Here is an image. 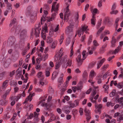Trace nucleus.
<instances>
[{
  "mask_svg": "<svg viewBox=\"0 0 123 123\" xmlns=\"http://www.w3.org/2000/svg\"><path fill=\"white\" fill-rule=\"evenodd\" d=\"M95 14H93V15L92 18L91 19V23L93 25H95Z\"/></svg>",
  "mask_w": 123,
  "mask_h": 123,
  "instance_id": "nucleus-11",
  "label": "nucleus"
},
{
  "mask_svg": "<svg viewBox=\"0 0 123 123\" xmlns=\"http://www.w3.org/2000/svg\"><path fill=\"white\" fill-rule=\"evenodd\" d=\"M79 14L78 13H77L76 14V18H75V21L76 22L77 21V22H78L79 21H78V19H79Z\"/></svg>",
  "mask_w": 123,
  "mask_h": 123,
  "instance_id": "nucleus-43",
  "label": "nucleus"
},
{
  "mask_svg": "<svg viewBox=\"0 0 123 123\" xmlns=\"http://www.w3.org/2000/svg\"><path fill=\"white\" fill-rule=\"evenodd\" d=\"M122 45H123V41L120 42H119V45L118 47V48L121 49Z\"/></svg>",
  "mask_w": 123,
  "mask_h": 123,
  "instance_id": "nucleus-47",
  "label": "nucleus"
},
{
  "mask_svg": "<svg viewBox=\"0 0 123 123\" xmlns=\"http://www.w3.org/2000/svg\"><path fill=\"white\" fill-rule=\"evenodd\" d=\"M62 51V50L61 48L60 49V51L59 52V55H58V57L60 58L62 57V54H61V51Z\"/></svg>",
  "mask_w": 123,
  "mask_h": 123,
  "instance_id": "nucleus-46",
  "label": "nucleus"
},
{
  "mask_svg": "<svg viewBox=\"0 0 123 123\" xmlns=\"http://www.w3.org/2000/svg\"><path fill=\"white\" fill-rule=\"evenodd\" d=\"M98 11V10L97 8H94L93 10L92 14H94L95 15V14L97 13V12Z\"/></svg>",
  "mask_w": 123,
  "mask_h": 123,
  "instance_id": "nucleus-48",
  "label": "nucleus"
},
{
  "mask_svg": "<svg viewBox=\"0 0 123 123\" xmlns=\"http://www.w3.org/2000/svg\"><path fill=\"white\" fill-rule=\"evenodd\" d=\"M35 91L36 92H41L43 91V90L40 88H37L36 89Z\"/></svg>",
  "mask_w": 123,
  "mask_h": 123,
  "instance_id": "nucleus-53",
  "label": "nucleus"
},
{
  "mask_svg": "<svg viewBox=\"0 0 123 123\" xmlns=\"http://www.w3.org/2000/svg\"><path fill=\"white\" fill-rule=\"evenodd\" d=\"M57 45V43L56 42L54 41L52 43V45L51 46V48L52 49H55Z\"/></svg>",
  "mask_w": 123,
  "mask_h": 123,
  "instance_id": "nucleus-30",
  "label": "nucleus"
},
{
  "mask_svg": "<svg viewBox=\"0 0 123 123\" xmlns=\"http://www.w3.org/2000/svg\"><path fill=\"white\" fill-rule=\"evenodd\" d=\"M63 76L64 75L63 74H61L60 76L58 79V82L60 83L58 86V87H60L61 86V84H62L64 82L63 79Z\"/></svg>",
  "mask_w": 123,
  "mask_h": 123,
  "instance_id": "nucleus-5",
  "label": "nucleus"
},
{
  "mask_svg": "<svg viewBox=\"0 0 123 123\" xmlns=\"http://www.w3.org/2000/svg\"><path fill=\"white\" fill-rule=\"evenodd\" d=\"M72 89L73 91L74 92H76L77 89V87L76 86H74L72 87Z\"/></svg>",
  "mask_w": 123,
  "mask_h": 123,
  "instance_id": "nucleus-55",
  "label": "nucleus"
},
{
  "mask_svg": "<svg viewBox=\"0 0 123 123\" xmlns=\"http://www.w3.org/2000/svg\"><path fill=\"white\" fill-rule=\"evenodd\" d=\"M105 50V49H104L102 48H101L100 49V52L99 53L100 54H103V53Z\"/></svg>",
  "mask_w": 123,
  "mask_h": 123,
  "instance_id": "nucleus-39",
  "label": "nucleus"
},
{
  "mask_svg": "<svg viewBox=\"0 0 123 123\" xmlns=\"http://www.w3.org/2000/svg\"><path fill=\"white\" fill-rule=\"evenodd\" d=\"M80 100L79 99H77L75 100L74 101V103L75 105V104L76 105L75 106H78L79 104Z\"/></svg>",
  "mask_w": 123,
  "mask_h": 123,
  "instance_id": "nucleus-36",
  "label": "nucleus"
},
{
  "mask_svg": "<svg viewBox=\"0 0 123 123\" xmlns=\"http://www.w3.org/2000/svg\"><path fill=\"white\" fill-rule=\"evenodd\" d=\"M31 21V23L34 22L36 20V17L35 16L31 15L30 17Z\"/></svg>",
  "mask_w": 123,
  "mask_h": 123,
  "instance_id": "nucleus-18",
  "label": "nucleus"
},
{
  "mask_svg": "<svg viewBox=\"0 0 123 123\" xmlns=\"http://www.w3.org/2000/svg\"><path fill=\"white\" fill-rule=\"evenodd\" d=\"M86 37L85 35L82 36L81 37V39H80V41L81 42H83L84 41V40L85 39Z\"/></svg>",
  "mask_w": 123,
  "mask_h": 123,
  "instance_id": "nucleus-63",
  "label": "nucleus"
},
{
  "mask_svg": "<svg viewBox=\"0 0 123 123\" xmlns=\"http://www.w3.org/2000/svg\"><path fill=\"white\" fill-rule=\"evenodd\" d=\"M50 73L49 71H46L45 72V75L47 77H48L50 75Z\"/></svg>",
  "mask_w": 123,
  "mask_h": 123,
  "instance_id": "nucleus-49",
  "label": "nucleus"
},
{
  "mask_svg": "<svg viewBox=\"0 0 123 123\" xmlns=\"http://www.w3.org/2000/svg\"><path fill=\"white\" fill-rule=\"evenodd\" d=\"M8 82V80H6L4 82H3L2 85V86L3 87H4L7 84Z\"/></svg>",
  "mask_w": 123,
  "mask_h": 123,
  "instance_id": "nucleus-37",
  "label": "nucleus"
},
{
  "mask_svg": "<svg viewBox=\"0 0 123 123\" xmlns=\"http://www.w3.org/2000/svg\"><path fill=\"white\" fill-rule=\"evenodd\" d=\"M74 24L73 23H71L68 26V27L69 28H71L73 29L74 28Z\"/></svg>",
  "mask_w": 123,
  "mask_h": 123,
  "instance_id": "nucleus-51",
  "label": "nucleus"
},
{
  "mask_svg": "<svg viewBox=\"0 0 123 123\" xmlns=\"http://www.w3.org/2000/svg\"><path fill=\"white\" fill-rule=\"evenodd\" d=\"M115 57V56L114 55H113L111 57H110L108 58L107 59V60L108 61H110L112 59L114 58Z\"/></svg>",
  "mask_w": 123,
  "mask_h": 123,
  "instance_id": "nucleus-64",
  "label": "nucleus"
},
{
  "mask_svg": "<svg viewBox=\"0 0 123 123\" xmlns=\"http://www.w3.org/2000/svg\"><path fill=\"white\" fill-rule=\"evenodd\" d=\"M76 61L78 63V65L79 66H80L82 64V62H83V60L82 59L81 60H78L77 58L76 59Z\"/></svg>",
  "mask_w": 123,
  "mask_h": 123,
  "instance_id": "nucleus-20",
  "label": "nucleus"
},
{
  "mask_svg": "<svg viewBox=\"0 0 123 123\" xmlns=\"http://www.w3.org/2000/svg\"><path fill=\"white\" fill-rule=\"evenodd\" d=\"M70 15V13L69 12L66 13L65 12V14L64 16V19L66 18L67 19H68V17Z\"/></svg>",
  "mask_w": 123,
  "mask_h": 123,
  "instance_id": "nucleus-23",
  "label": "nucleus"
},
{
  "mask_svg": "<svg viewBox=\"0 0 123 123\" xmlns=\"http://www.w3.org/2000/svg\"><path fill=\"white\" fill-rule=\"evenodd\" d=\"M96 92L97 91L95 89H94L93 90L92 92L91 93V96H92V97H94L96 94Z\"/></svg>",
  "mask_w": 123,
  "mask_h": 123,
  "instance_id": "nucleus-34",
  "label": "nucleus"
},
{
  "mask_svg": "<svg viewBox=\"0 0 123 123\" xmlns=\"http://www.w3.org/2000/svg\"><path fill=\"white\" fill-rule=\"evenodd\" d=\"M47 25L46 24H45V26H44L43 27L41 32L42 36L44 35V33H45L48 32L47 30L48 27Z\"/></svg>",
  "mask_w": 123,
  "mask_h": 123,
  "instance_id": "nucleus-4",
  "label": "nucleus"
},
{
  "mask_svg": "<svg viewBox=\"0 0 123 123\" xmlns=\"http://www.w3.org/2000/svg\"><path fill=\"white\" fill-rule=\"evenodd\" d=\"M105 28L104 26H103L101 27L98 30V31L99 32H100L101 33L102 32V31H103Z\"/></svg>",
  "mask_w": 123,
  "mask_h": 123,
  "instance_id": "nucleus-50",
  "label": "nucleus"
},
{
  "mask_svg": "<svg viewBox=\"0 0 123 123\" xmlns=\"http://www.w3.org/2000/svg\"><path fill=\"white\" fill-rule=\"evenodd\" d=\"M6 73V72L4 71L0 73V80H2Z\"/></svg>",
  "mask_w": 123,
  "mask_h": 123,
  "instance_id": "nucleus-16",
  "label": "nucleus"
},
{
  "mask_svg": "<svg viewBox=\"0 0 123 123\" xmlns=\"http://www.w3.org/2000/svg\"><path fill=\"white\" fill-rule=\"evenodd\" d=\"M42 74V73L41 72H39L37 74V76L38 78H40L41 77V75Z\"/></svg>",
  "mask_w": 123,
  "mask_h": 123,
  "instance_id": "nucleus-42",
  "label": "nucleus"
},
{
  "mask_svg": "<svg viewBox=\"0 0 123 123\" xmlns=\"http://www.w3.org/2000/svg\"><path fill=\"white\" fill-rule=\"evenodd\" d=\"M96 80H98L97 82L98 84H100L102 83V80L101 79L97 78Z\"/></svg>",
  "mask_w": 123,
  "mask_h": 123,
  "instance_id": "nucleus-54",
  "label": "nucleus"
},
{
  "mask_svg": "<svg viewBox=\"0 0 123 123\" xmlns=\"http://www.w3.org/2000/svg\"><path fill=\"white\" fill-rule=\"evenodd\" d=\"M117 41V40L114 36H113L112 38V40L111 41V46L114 47L116 46L115 43Z\"/></svg>",
  "mask_w": 123,
  "mask_h": 123,
  "instance_id": "nucleus-6",
  "label": "nucleus"
},
{
  "mask_svg": "<svg viewBox=\"0 0 123 123\" xmlns=\"http://www.w3.org/2000/svg\"><path fill=\"white\" fill-rule=\"evenodd\" d=\"M46 42L49 43H51L53 41V38L50 37H48L46 39Z\"/></svg>",
  "mask_w": 123,
  "mask_h": 123,
  "instance_id": "nucleus-15",
  "label": "nucleus"
},
{
  "mask_svg": "<svg viewBox=\"0 0 123 123\" xmlns=\"http://www.w3.org/2000/svg\"><path fill=\"white\" fill-rule=\"evenodd\" d=\"M68 104L70 105V107L73 108L75 106V104L73 103H72L71 102H68Z\"/></svg>",
  "mask_w": 123,
  "mask_h": 123,
  "instance_id": "nucleus-31",
  "label": "nucleus"
},
{
  "mask_svg": "<svg viewBox=\"0 0 123 123\" xmlns=\"http://www.w3.org/2000/svg\"><path fill=\"white\" fill-rule=\"evenodd\" d=\"M68 64L67 65L66 68H67V66L70 67L71 66L72 64V60H71L69 59L68 61Z\"/></svg>",
  "mask_w": 123,
  "mask_h": 123,
  "instance_id": "nucleus-27",
  "label": "nucleus"
},
{
  "mask_svg": "<svg viewBox=\"0 0 123 123\" xmlns=\"http://www.w3.org/2000/svg\"><path fill=\"white\" fill-rule=\"evenodd\" d=\"M88 27V26H86V25L84 26L82 25L80 29L81 31L82 32H83L84 31L87 30Z\"/></svg>",
  "mask_w": 123,
  "mask_h": 123,
  "instance_id": "nucleus-12",
  "label": "nucleus"
},
{
  "mask_svg": "<svg viewBox=\"0 0 123 123\" xmlns=\"http://www.w3.org/2000/svg\"><path fill=\"white\" fill-rule=\"evenodd\" d=\"M118 12V11L117 10H111V11L110 12V13L111 14H114L116 15Z\"/></svg>",
  "mask_w": 123,
  "mask_h": 123,
  "instance_id": "nucleus-21",
  "label": "nucleus"
},
{
  "mask_svg": "<svg viewBox=\"0 0 123 123\" xmlns=\"http://www.w3.org/2000/svg\"><path fill=\"white\" fill-rule=\"evenodd\" d=\"M89 7V5L88 4H87L85 6V10L86 11L87 10Z\"/></svg>",
  "mask_w": 123,
  "mask_h": 123,
  "instance_id": "nucleus-60",
  "label": "nucleus"
},
{
  "mask_svg": "<svg viewBox=\"0 0 123 123\" xmlns=\"http://www.w3.org/2000/svg\"><path fill=\"white\" fill-rule=\"evenodd\" d=\"M116 92V90L115 89H114L110 93V96L112 97L115 95V93Z\"/></svg>",
  "mask_w": 123,
  "mask_h": 123,
  "instance_id": "nucleus-19",
  "label": "nucleus"
},
{
  "mask_svg": "<svg viewBox=\"0 0 123 123\" xmlns=\"http://www.w3.org/2000/svg\"><path fill=\"white\" fill-rule=\"evenodd\" d=\"M37 27V28L35 29V31L34 32V35L36 36V37L39 36L38 35L40 33V30H41V28L39 29L40 27V24H39L38 25L37 24L36 25V26Z\"/></svg>",
  "mask_w": 123,
  "mask_h": 123,
  "instance_id": "nucleus-3",
  "label": "nucleus"
},
{
  "mask_svg": "<svg viewBox=\"0 0 123 123\" xmlns=\"http://www.w3.org/2000/svg\"><path fill=\"white\" fill-rule=\"evenodd\" d=\"M20 68H18L16 70V72L18 71V73H17L16 76V78L17 79H18L19 78L21 75L22 74V71L21 70L18 71L19 69Z\"/></svg>",
  "mask_w": 123,
  "mask_h": 123,
  "instance_id": "nucleus-8",
  "label": "nucleus"
},
{
  "mask_svg": "<svg viewBox=\"0 0 123 123\" xmlns=\"http://www.w3.org/2000/svg\"><path fill=\"white\" fill-rule=\"evenodd\" d=\"M84 111L86 113L85 115L86 117V119L87 122H88L91 119L90 111L89 109L85 108L84 110Z\"/></svg>",
  "mask_w": 123,
  "mask_h": 123,
  "instance_id": "nucleus-2",
  "label": "nucleus"
},
{
  "mask_svg": "<svg viewBox=\"0 0 123 123\" xmlns=\"http://www.w3.org/2000/svg\"><path fill=\"white\" fill-rule=\"evenodd\" d=\"M117 4L116 3H114L113 5H112L111 8V10H114L115 9L116 7Z\"/></svg>",
  "mask_w": 123,
  "mask_h": 123,
  "instance_id": "nucleus-29",
  "label": "nucleus"
},
{
  "mask_svg": "<svg viewBox=\"0 0 123 123\" xmlns=\"http://www.w3.org/2000/svg\"><path fill=\"white\" fill-rule=\"evenodd\" d=\"M94 71H91L90 73V75L92 77H93L94 76Z\"/></svg>",
  "mask_w": 123,
  "mask_h": 123,
  "instance_id": "nucleus-52",
  "label": "nucleus"
},
{
  "mask_svg": "<svg viewBox=\"0 0 123 123\" xmlns=\"http://www.w3.org/2000/svg\"><path fill=\"white\" fill-rule=\"evenodd\" d=\"M83 79V80H86L88 77V74L86 70L84 71L82 75Z\"/></svg>",
  "mask_w": 123,
  "mask_h": 123,
  "instance_id": "nucleus-9",
  "label": "nucleus"
},
{
  "mask_svg": "<svg viewBox=\"0 0 123 123\" xmlns=\"http://www.w3.org/2000/svg\"><path fill=\"white\" fill-rule=\"evenodd\" d=\"M27 30L24 29L21 31L20 32V37L21 39H24L27 36Z\"/></svg>",
  "mask_w": 123,
  "mask_h": 123,
  "instance_id": "nucleus-1",
  "label": "nucleus"
},
{
  "mask_svg": "<svg viewBox=\"0 0 123 123\" xmlns=\"http://www.w3.org/2000/svg\"><path fill=\"white\" fill-rule=\"evenodd\" d=\"M83 109L81 108L80 109L79 112L80 113V115L81 116L83 114Z\"/></svg>",
  "mask_w": 123,
  "mask_h": 123,
  "instance_id": "nucleus-45",
  "label": "nucleus"
},
{
  "mask_svg": "<svg viewBox=\"0 0 123 123\" xmlns=\"http://www.w3.org/2000/svg\"><path fill=\"white\" fill-rule=\"evenodd\" d=\"M70 39L69 38H67L66 41V44L67 45H68L70 43Z\"/></svg>",
  "mask_w": 123,
  "mask_h": 123,
  "instance_id": "nucleus-41",
  "label": "nucleus"
},
{
  "mask_svg": "<svg viewBox=\"0 0 123 123\" xmlns=\"http://www.w3.org/2000/svg\"><path fill=\"white\" fill-rule=\"evenodd\" d=\"M109 66V65L108 64L106 65H104L101 68V69H104L105 68H107Z\"/></svg>",
  "mask_w": 123,
  "mask_h": 123,
  "instance_id": "nucleus-61",
  "label": "nucleus"
},
{
  "mask_svg": "<svg viewBox=\"0 0 123 123\" xmlns=\"http://www.w3.org/2000/svg\"><path fill=\"white\" fill-rule=\"evenodd\" d=\"M72 113L73 114L74 116V117L76 115L78 112V110L75 109H74L72 111Z\"/></svg>",
  "mask_w": 123,
  "mask_h": 123,
  "instance_id": "nucleus-22",
  "label": "nucleus"
},
{
  "mask_svg": "<svg viewBox=\"0 0 123 123\" xmlns=\"http://www.w3.org/2000/svg\"><path fill=\"white\" fill-rule=\"evenodd\" d=\"M19 95H20L21 97L22 96L23 97H25V91H24L21 94H19Z\"/></svg>",
  "mask_w": 123,
  "mask_h": 123,
  "instance_id": "nucleus-62",
  "label": "nucleus"
},
{
  "mask_svg": "<svg viewBox=\"0 0 123 123\" xmlns=\"http://www.w3.org/2000/svg\"><path fill=\"white\" fill-rule=\"evenodd\" d=\"M81 31L80 30H79L77 31L76 33L77 34L79 37H80L81 34Z\"/></svg>",
  "mask_w": 123,
  "mask_h": 123,
  "instance_id": "nucleus-32",
  "label": "nucleus"
},
{
  "mask_svg": "<svg viewBox=\"0 0 123 123\" xmlns=\"http://www.w3.org/2000/svg\"><path fill=\"white\" fill-rule=\"evenodd\" d=\"M50 119L51 121H54L55 120V117L54 114H52V115L51 117H50Z\"/></svg>",
  "mask_w": 123,
  "mask_h": 123,
  "instance_id": "nucleus-35",
  "label": "nucleus"
},
{
  "mask_svg": "<svg viewBox=\"0 0 123 123\" xmlns=\"http://www.w3.org/2000/svg\"><path fill=\"white\" fill-rule=\"evenodd\" d=\"M58 74V72L55 71L53 73L52 76L51 78V79L52 80H53L57 76Z\"/></svg>",
  "mask_w": 123,
  "mask_h": 123,
  "instance_id": "nucleus-14",
  "label": "nucleus"
},
{
  "mask_svg": "<svg viewBox=\"0 0 123 123\" xmlns=\"http://www.w3.org/2000/svg\"><path fill=\"white\" fill-rule=\"evenodd\" d=\"M16 19L15 18H14L11 21V22L10 24L9 25V26L10 27L11 26H12V24H14L16 22Z\"/></svg>",
  "mask_w": 123,
  "mask_h": 123,
  "instance_id": "nucleus-26",
  "label": "nucleus"
},
{
  "mask_svg": "<svg viewBox=\"0 0 123 123\" xmlns=\"http://www.w3.org/2000/svg\"><path fill=\"white\" fill-rule=\"evenodd\" d=\"M92 35H90L89 37L88 40V44H90L92 42Z\"/></svg>",
  "mask_w": 123,
  "mask_h": 123,
  "instance_id": "nucleus-25",
  "label": "nucleus"
},
{
  "mask_svg": "<svg viewBox=\"0 0 123 123\" xmlns=\"http://www.w3.org/2000/svg\"><path fill=\"white\" fill-rule=\"evenodd\" d=\"M105 86H106V87L105 88V91H106L107 90H108L109 88V86L108 85L107 86L106 85L104 84L103 86V88H104Z\"/></svg>",
  "mask_w": 123,
  "mask_h": 123,
  "instance_id": "nucleus-40",
  "label": "nucleus"
},
{
  "mask_svg": "<svg viewBox=\"0 0 123 123\" xmlns=\"http://www.w3.org/2000/svg\"><path fill=\"white\" fill-rule=\"evenodd\" d=\"M12 5L11 3L7 5L6 8L7 10H8L9 12H11L12 10Z\"/></svg>",
  "mask_w": 123,
  "mask_h": 123,
  "instance_id": "nucleus-17",
  "label": "nucleus"
},
{
  "mask_svg": "<svg viewBox=\"0 0 123 123\" xmlns=\"http://www.w3.org/2000/svg\"><path fill=\"white\" fill-rule=\"evenodd\" d=\"M52 15L51 17L50 18H49L48 20L47 19V22H50V21H52L53 20H54V18L55 17V16L58 14L57 12H55Z\"/></svg>",
  "mask_w": 123,
  "mask_h": 123,
  "instance_id": "nucleus-7",
  "label": "nucleus"
},
{
  "mask_svg": "<svg viewBox=\"0 0 123 123\" xmlns=\"http://www.w3.org/2000/svg\"><path fill=\"white\" fill-rule=\"evenodd\" d=\"M117 87L119 89H121L123 87V85L121 82L118 83L117 85Z\"/></svg>",
  "mask_w": 123,
  "mask_h": 123,
  "instance_id": "nucleus-24",
  "label": "nucleus"
},
{
  "mask_svg": "<svg viewBox=\"0 0 123 123\" xmlns=\"http://www.w3.org/2000/svg\"><path fill=\"white\" fill-rule=\"evenodd\" d=\"M44 7L45 9L47 10L49 9V5L47 4L44 5Z\"/></svg>",
  "mask_w": 123,
  "mask_h": 123,
  "instance_id": "nucleus-59",
  "label": "nucleus"
},
{
  "mask_svg": "<svg viewBox=\"0 0 123 123\" xmlns=\"http://www.w3.org/2000/svg\"><path fill=\"white\" fill-rule=\"evenodd\" d=\"M120 49V48H118V47L117 49H116L113 51H109V53L111 54H116L119 51Z\"/></svg>",
  "mask_w": 123,
  "mask_h": 123,
  "instance_id": "nucleus-10",
  "label": "nucleus"
},
{
  "mask_svg": "<svg viewBox=\"0 0 123 123\" xmlns=\"http://www.w3.org/2000/svg\"><path fill=\"white\" fill-rule=\"evenodd\" d=\"M86 51L84 50L82 52V55H83V60H84L86 58Z\"/></svg>",
  "mask_w": 123,
  "mask_h": 123,
  "instance_id": "nucleus-33",
  "label": "nucleus"
},
{
  "mask_svg": "<svg viewBox=\"0 0 123 123\" xmlns=\"http://www.w3.org/2000/svg\"><path fill=\"white\" fill-rule=\"evenodd\" d=\"M15 70H13L12 72H10V76L11 77H12L14 75L15 73Z\"/></svg>",
  "mask_w": 123,
  "mask_h": 123,
  "instance_id": "nucleus-44",
  "label": "nucleus"
},
{
  "mask_svg": "<svg viewBox=\"0 0 123 123\" xmlns=\"http://www.w3.org/2000/svg\"><path fill=\"white\" fill-rule=\"evenodd\" d=\"M68 60V56L67 55L65 56L64 58H62L61 60V63H65Z\"/></svg>",
  "mask_w": 123,
  "mask_h": 123,
  "instance_id": "nucleus-13",
  "label": "nucleus"
},
{
  "mask_svg": "<svg viewBox=\"0 0 123 123\" xmlns=\"http://www.w3.org/2000/svg\"><path fill=\"white\" fill-rule=\"evenodd\" d=\"M34 117V115L32 113H31L29 116L28 117V119H31Z\"/></svg>",
  "mask_w": 123,
  "mask_h": 123,
  "instance_id": "nucleus-57",
  "label": "nucleus"
},
{
  "mask_svg": "<svg viewBox=\"0 0 123 123\" xmlns=\"http://www.w3.org/2000/svg\"><path fill=\"white\" fill-rule=\"evenodd\" d=\"M47 15H46V14H43V15L42 17H41V18L43 19V22L45 21L47 18Z\"/></svg>",
  "mask_w": 123,
  "mask_h": 123,
  "instance_id": "nucleus-38",
  "label": "nucleus"
},
{
  "mask_svg": "<svg viewBox=\"0 0 123 123\" xmlns=\"http://www.w3.org/2000/svg\"><path fill=\"white\" fill-rule=\"evenodd\" d=\"M68 32H70L73 31V29L71 28H69L68 27H67Z\"/></svg>",
  "mask_w": 123,
  "mask_h": 123,
  "instance_id": "nucleus-56",
  "label": "nucleus"
},
{
  "mask_svg": "<svg viewBox=\"0 0 123 123\" xmlns=\"http://www.w3.org/2000/svg\"><path fill=\"white\" fill-rule=\"evenodd\" d=\"M64 39V36L63 34L62 35L60 36V44H61L62 42H63V40Z\"/></svg>",
  "mask_w": 123,
  "mask_h": 123,
  "instance_id": "nucleus-28",
  "label": "nucleus"
},
{
  "mask_svg": "<svg viewBox=\"0 0 123 123\" xmlns=\"http://www.w3.org/2000/svg\"><path fill=\"white\" fill-rule=\"evenodd\" d=\"M92 90V89L91 88H89L88 90L86 92V93L87 94H89L90 93Z\"/></svg>",
  "mask_w": 123,
  "mask_h": 123,
  "instance_id": "nucleus-58",
  "label": "nucleus"
}]
</instances>
